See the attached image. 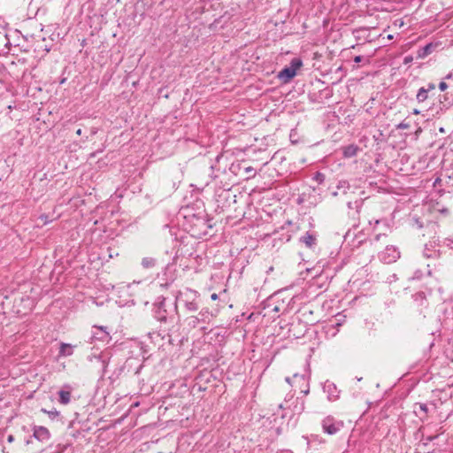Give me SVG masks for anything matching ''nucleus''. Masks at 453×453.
<instances>
[{
  "label": "nucleus",
  "instance_id": "obj_42",
  "mask_svg": "<svg viewBox=\"0 0 453 453\" xmlns=\"http://www.w3.org/2000/svg\"><path fill=\"white\" fill-rule=\"evenodd\" d=\"M206 329H207V328H206V327H204V326H203V327H202V330L203 331V333H205V332H206Z\"/></svg>",
  "mask_w": 453,
  "mask_h": 453
},
{
  "label": "nucleus",
  "instance_id": "obj_22",
  "mask_svg": "<svg viewBox=\"0 0 453 453\" xmlns=\"http://www.w3.org/2000/svg\"><path fill=\"white\" fill-rule=\"evenodd\" d=\"M428 97V89H425V88H420L417 93L416 98L418 103L425 102Z\"/></svg>",
  "mask_w": 453,
  "mask_h": 453
},
{
  "label": "nucleus",
  "instance_id": "obj_28",
  "mask_svg": "<svg viewBox=\"0 0 453 453\" xmlns=\"http://www.w3.org/2000/svg\"><path fill=\"white\" fill-rule=\"evenodd\" d=\"M411 127V125L409 122H406L405 120L402 121L396 126V129H409Z\"/></svg>",
  "mask_w": 453,
  "mask_h": 453
},
{
  "label": "nucleus",
  "instance_id": "obj_44",
  "mask_svg": "<svg viewBox=\"0 0 453 453\" xmlns=\"http://www.w3.org/2000/svg\"><path fill=\"white\" fill-rule=\"evenodd\" d=\"M279 408H280V409H283L284 407H283V405H282V404H280V405H279Z\"/></svg>",
  "mask_w": 453,
  "mask_h": 453
},
{
  "label": "nucleus",
  "instance_id": "obj_30",
  "mask_svg": "<svg viewBox=\"0 0 453 453\" xmlns=\"http://www.w3.org/2000/svg\"><path fill=\"white\" fill-rule=\"evenodd\" d=\"M39 220H41L43 225H46L47 223L50 222L49 217L47 215H45V214L41 215L39 217Z\"/></svg>",
  "mask_w": 453,
  "mask_h": 453
},
{
  "label": "nucleus",
  "instance_id": "obj_17",
  "mask_svg": "<svg viewBox=\"0 0 453 453\" xmlns=\"http://www.w3.org/2000/svg\"><path fill=\"white\" fill-rule=\"evenodd\" d=\"M73 353V347L69 343L62 342L59 348L60 357H70Z\"/></svg>",
  "mask_w": 453,
  "mask_h": 453
},
{
  "label": "nucleus",
  "instance_id": "obj_43",
  "mask_svg": "<svg viewBox=\"0 0 453 453\" xmlns=\"http://www.w3.org/2000/svg\"><path fill=\"white\" fill-rule=\"evenodd\" d=\"M348 206H349V208H351V203L350 202L348 203Z\"/></svg>",
  "mask_w": 453,
  "mask_h": 453
},
{
  "label": "nucleus",
  "instance_id": "obj_20",
  "mask_svg": "<svg viewBox=\"0 0 453 453\" xmlns=\"http://www.w3.org/2000/svg\"><path fill=\"white\" fill-rule=\"evenodd\" d=\"M303 65V61L299 58H294L288 67L296 75L297 70Z\"/></svg>",
  "mask_w": 453,
  "mask_h": 453
},
{
  "label": "nucleus",
  "instance_id": "obj_39",
  "mask_svg": "<svg viewBox=\"0 0 453 453\" xmlns=\"http://www.w3.org/2000/svg\"><path fill=\"white\" fill-rule=\"evenodd\" d=\"M393 38H394V36H393L392 35H388V40H392Z\"/></svg>",
  "mask_w": 453,
  "mask_h": 453
},
{
  "label": "nucleus",
  "instance_id": "obj_12",
  "mask_svg": "<svg viewBox=\"0 0 453 453\" xmlns=\"http://www.w3.org/2000/svg\"><path fill=\"white\" fill-rule=\"evenodd\" d=\"M437 43H427L426 46L419 48L417 51V58L423 59L429 56L436 48Z\"/></svg>",
  "mask_w": 453,
  "mask_h": 453
},
{
  "label": "nucleus",
  "instance_id": "obj_24",
  "mask_svg": "<svg viewBox=\"0 0 453 453\" xmlns=\"http://www.w3.org/2000/svg\"><path fill=\"white\" fill-rule=\"evenodd\" d=\"M357 147L350 145L345 148L344 156L347 157H354L357 154Z\"/></svg>",
  "mask_w": 453,
  "mask_h": 453
},
{
  "label": "nucleus",
  "instance_id": "obj_2",
  "mask_svg": "<svg viewBox=\"0 0 453 453\" xmlns=\"http://www.w3.org/2000/svg\"><path fill=\"white\" fill-rule=\"evenodd\" d=\"M198 297L199 294L197 291L191 288H185L184 290L177 292L174 303H178V302H181L187 311H196L199 308V304L197 303Z\"/></svg>",
  "mask_w": 453,
  "mask_h": 453
},
{
  "label": "nucleus",
  "instance_id": "obj_33",
  "mask_svg": "<svg viewBox=\"0 0 453 453\" xmlns=\"http://www.w3.org/2000/svg\"><path fill=\"white\" fill-rule=\"evenodd\" d=\"M434 88H435V85L434 83H429L427 85V88L426 89H428V92H429L430 90L434 89Z\"/></svg>",
  "mask_w": 453,
  "mask_h": 453
},
{
  "label": "nucleus",
  "instance_id": "obj_13",
  "mask_svg": "<svg viewBox=\"0 0 453 453\" xmlns=\"http://www.w3.org/2000/svg\"><path fill=\"white\" fill-rule=\"evenodd\" d=\"M300 242L303 243L307 248L312 249L317 244V237L315 234L306 232L304 235L300 238Z\"/></svg>",
  "mask_w": 453,
  "mask_h": 453
},
{
  "label": "nucleus",
  "instance_id": "obj_45",
  "mask_svg": "<svg viewBox=\"0 0 453 453\" xmlns=\"http://www.w3.org/2000/svg\"><path fill=\"white\" fill-rule=\"evenodd\" d=\"M309 393V389H307L306 391H304V394L307 395Z\"/></svg>",
  "mask_w": 453,
  "mask_h": 453
},
{
  "label": "nucleus",
  "instance_id": "obj_9",
  "mask_svg": "<svg viewBox=\"0 0 453 453\" xmlns=\"http://www.w3.org/2000/svg\"><path fill=\"white\" fill-rule=\"evenodd\" d=\"M434 262H431L427 264L428 267V275L432 276L434 273H438L443 271V269L446 267V260L442 258L441 257L439 259H433Z\"/></svg>",
  "mask_w": 453,
  "mask_h": 453
},
{
  "label": "nucleus",
  "instance_id": "obj_16",
  "mask_svg": "<svg viewBox=\"0 0 453 453\" xmlns=\"http://www.w3.org/2000/svg\"><path fill=\"white\" fill-rule=\"evenodd\" d=\"M412 299L417 306H425L427 303L426 294L421 291L412 295Z\"/></svg>",
  "mask_w": 453,
  "mask_h": 453
},
{
  "label": "nucleus",
  "instance_id": "obj_35",
  "mask_svg": "<svg viewBox=\"0 0 453 453\" xmlns=\"http://www.w3.org/2000/svg\"><path fill=\"white\" fill-rule=\"evenodd\" d=\"M7 441L8 442H12L14 441V436L12 434L8 435Z\"/></svg>",
  "mask_w": 453,
  "mask_h": 453
},
{
  "label": "nucleus",
  "instance_id": "obj_23",
  "mask_svg": "<svg viewBox=\"0 0 453 453\" xmlns=\"http://www.w3.org/2000/svg\"><path fill=\"white\" fill-rule=\"evenodd\" d=\"M426 233L423 234V235L428 234L431 235V234H435L437 232L438 225L435 222H428L426 226H425Z\"/></svg>",
  "mask_w": 453,
  "mask_h": 453
},
{
  "label": "nucleus",
  "instance_id": "obj_26",
  "mask_svg": "<svg viewBox=\"0 0 453 453\" xmlns=\"http://www.w3.org/2000/svg\"><path fill=\"white\" fill-rule=\"evenodd\" d=\"M245 173L248 174L247 179H250L256 175V170L252 166L246 167Z\"/></svg>",
  "mask_w": 453,
  "mask_h": 453
},
{
  "label": "nucleus",
  "instance_id": "obj_10",
  "mask_svg": "<svg viewBox=\"0 0 453 453\" xmlns=\"http://www.w3.org/2000/svg\"><path fill=\"white\" fill-rule=\"evenodd\" d=\"M96 331L93 332L92 338L101 341L109 342L111 339L110 333L104 326H95Z\"/></svg>",
  "mask_w": 453,
  "mask_h": 453
},
{
  "label": "nucleus",
  "instance_id": "obj_27",
  "mask_svg": "<svg viewBox=\"0 0 453 453\" xmlns=\"http://www.w3.org/2000/svg\"><path fill=\"white\" fill-rule=\"evenodd\" d=\"M381 238H387V235L386 234H377L376 237L374 238V240L372 241H370L369 243L372 246H375V248H377V242L381 239Z\"/></svg>",
  "mask_w": 453,
  "mask_h": 453
},
{
  "label": "nucleus",
  "instance_id": "obj_7",
  "mask_svg": "<svg viewBox=\"0 0 453 453\" xmlns=\"http://www.w3.org/2000/svg\"><path fill=\"white\" fill-rule=\"evenodd\" d=\"M352 34H353L355 39L358 42H370L372 41V38H371L369 27H361L358 28H355L352 31Z\"/></svg>",
  "mask_w": 453,
  "mask_h": 453
},
{
  "label": "nucleus",
  "instance_id": "obj_31",
  "mask_svg": "<svg viewBox=\"0 0 453 453\" xmlns=\"http://www.w3.org/2000/svg\"><path fill=\"white\" fill-rule=\"evenodd\" d=\"M448 88V85L445 81H441L440 84H439V88L441 90V91H444L446 88Z\"/></svg>",
  "mask_w": 453,
  "mask_h": 453
},
{
  "label": "nucleus",
  "instance_id": "obj_25",
  "mask_svg": "<svg viewBox=\"0 0 453 453\" xmlns=\"http://www.w3.org/2000/svg\"><path fill=\"white\" fill-rule=\"evenodd\" d=\"M325 174L320 172H316L312 177V180H315L318 184H322L325 181Z\"/></svg>",
  "mask_w": 453,
  "mask_h": 453
},
{
  "label": "nucleus",
  "instance_id": "obj_38",
  "mask_svg": "<svg viewBox=\"0 0 453 453\" xmlns=\"http://www.w3.org/2000/svg\"><path fill=\"white\" fill-rule=\"evenodd\" d=\"M437 436H430L427 438L428 441H433L434 438H436Z\"/></svg>",
  "mask_w": 453,
  "mask_h": 453
},
{
  "label": "nucleus",
  "instance_id": "obj_18",
  "mask_svg": "<svg viewBox=\"0 0 453 453\" xmlns=\"http://www.w3.org/2000/svg\"><path fill=\"white\" fill-rule=\"evenodd\" d=\"M59 399L58 402L62 404H68L71 401V391L61 389L58 392Z\"/></svg>",
  "mask_w": 453,
  "mask_h": 453
},
{
  "label": "nucleus",
  "instance_id": "obj_40",
  "mask_svg": "<svg viewBox=\"0 0 453 453\" xmlns=\"http://www.w3.org/2000/svg\"><path fill=\"white\" fill-rule=\"evenodd\" d=\"M413 113H414V114H418V113H419V111H418V110H414V111H413Z\"/></svg>",
  "mask_w": 453,
  "mask_h": 453
},
{
  "label": "nucleus",
  "instance_id": "obj_21",
  "mask_svg": "<svg viewBox=\"0 0 453 453\" xmlns=\"http://www.w3.org/2000/svg\"><path fill=\"white\" fill-rule=\"evenodd\" d=\"M304 410V401L303 399L296 398L293 407L294 414H301Z\"/></svg>",
  "mask_w": 453,
  "mask_h": 453
},
{
  "label": "nucleus",
  "instance_id": "obj_34",
  "mask_svg": "<svg viewBox=\"0 0 453 453\" xmlns=\"http://www.w3.org/2000/svg\"><path fill=\"white\" fill-rule=\"evenodd\" d=\"M412 61V58L411 57H405L404 58V64H408V63H411Z\"/></svg>",
  "mask_w": 453,
  "mask_h": 453
},
{
  "label": "nucleus",
  "instance_id": "obj_37",
  "mask_svg": "<svg viewBox=\"0 0 453 453\" xmlns=\"http://www.w3.org/2000/svg\"><path fill=\"white\" fill-rule=\"evenodd\" d=\"M81 132H82V131H81V128H79V129L76 131V134H77L78 135H81Z\"/></svg>",
  "mask_w": 453,
  "mask_h": 453
},
{
  "label": "nucleus",
  "instance_id": "obj_3",
  "mask_svg": "<svg viewBox=\"0 0 453 453\" xmlns=\"http://www.w3.org/2000/svg\"><path fill=\"white\" fill-rule=\"evenodd\" d=\"M212 313L208 308L202 309L198 316H189L186 318L185 322L190 328H196L200 323H209Z\"/></svg>",
  "mask_w": 453,
  "mask_h": 453
},
{
  "label": "nucleus",
  "instance_id": "obj_11",
  "mask_svg": "<svg viewBox=\"0 0 453 453\" xmlns=\"http://www.w3.org/2000/svg\"><path fill=\"white\" fill-rule=\"evenodd\" d=\"M33 435L41 441H46L50 437L49 430L44 426H35Z\"/></svg>",
  "mask_w": 453,
  "mask_h": 453
},
{
  "label": "nucleus",
  "instance_id": "obj_8",
  "mask_svg": "<svg viewBox=\"0 0 453 453\" xmlns=\"http://www.w3.org/2000/svg\"><path fill=\"white\" fill-rule=\"evenodd\" d=\"M323 390L327 395V399L329 401H335L340 396V390H338L337 387L334 383L326 380L323 385Z\"/></svg>",
  "mask_w": 453,
  "mask_h": 453
},
{
  "label": "nucleus",
  "instance_id": "obj_41",
  "mask_svg": "<svg viewBox=\"0 0 453 453\" xmlns=\"http://www.w3.org/2000/svg\"><path fill=\"white\" fill-rule=\"evenodd\" d=\"M286 381H287L288 383H290V378H289V377H287V378H286Z\"/></svg>",
  "mask_w": 453,
  "mask_h": 453
},
{
  "label": "nucleus",
  "instance_id": "obj_4",
  "mask_svg": "<svg viewBox=\"0 0 453 453\" xmlns=\"http://www.w3.org/2000/svg\"><path fill=\"white\" fill-rule=\"evenodd\" d=\"M400 257V252L396 247L387 245L385 250L379 254V258L385 264L395 262Z\"/></svg>",
  "mask_w": 453,
  "mask_h": 453
},
{
  "label": "nucleus",
  "instance_id": "obj_14",
  "mask_svg": "<svg viewBox=\"0 0 453 453\" xmlns=\"http://www.w3.org/2000/svg\"><path fill=\"white\" fill-rule=\"evenodd\" d=\"M414 413L424 420L428 413V407L426 403H417L414 404Z\"/></svg>",
  "mask_w": 453,
  "mask_h": 453
},
{
  "label": "nucleus",
  "instance_id": "obj_15",
  "mask_svg": "<svg viewBox=\"0 0 453 453\" xmlns=\"http://www.w3.org/2000/svg\"><path fill=\"white\" fill-rule=\"evenodd\" d=\"M295 76L296 74L288 66H285L278 74V78L284 83L288 82Z\"/></svg>",
  "mask_w": 453,
  "mask_h": 453
},
{
  "label": "nucleus",
  "instance_id": "obj_32",
  "mask_svg": "<svg viewBox=\"0 0 453 453\" xmlns=\"http://www.w3.org/2000/svg\"><path fill=\"white\" fill-rule=\"evenodd\" d=\"M362 60H363V57L362 56H356L354 58V62L357 63V64L360 63Z\"/></svg>",
  "mask_w": 453,
  "mask_h": 453
},
{
  "label": "nucleus",
  "instance_id": "obj_6",
  "mask_svg": "<svg viewBox=\"0 0 453 453\" xmlns=\"http://www.w3.org/2000/svg\"><path fill=\"white\" fill-rule=\"evenodd\" d=\"M342 422L335 421L331 416H328L322 420L323 430L328 434H335L342 427Z\"/></svg>",
  "mask_w": 453,
  "mask_h": 453
},
{
  "label": "nucleus",
  "instance_id": "obj_29",
  "mask_svg": "<svg viewBox=\"0 0 453 453\" xmlns=\"http://www.w3.org/2000/svg\"><path fill=\"white\" fill-rule=\"evenodd\" d=\"M42 411L44 412H47L50 418H55L59 415V412L56 409L50 411H47L44 409H42Z\"/></svg>",
  "mask_w": 453,
  "mask_h": 453
},
{
  "label": "nucleus",
  "instance_id": "obj_5",
  "mask_svg": "<svg viewBox=\"0 0 453 453\" xmlns=\"http://www.w3.org/2000/svg\"><path fill=\"white\" fill-rule=\"evenodd\" d=\"M431 237L433 241H430L425 245L423 251L424 257L428 259H439L441 253L439 250L435 249V247L438 245L437 242H439V239H435V235Z\"/></svg>",
  "mask_w": 453,
  "mask_h": 453
},
{
  "label": "nucleus",
  "instance_id": "obj_19",
  "mask_svg": "<svg viewBox=\"0 0 453 453\" xmlns=\"http://www.w3.org/2000/svg\"><path fill=\"white\" fill-rule=\"evenodd\" d=\"M157 259L150 257H146L142 259V266L144 269H151L154 268L157 265Z\"/></svg>",
  "mask_w": 453,
  "mask_h": 453
},
{
  "label": "nucleus",
  "instance_id": "obj_1",
  "mask_svg": "<svg viewBox=\"0 0 453 453\" xmlns=\"http://www.w3.org/2000/svg\"><path fill=\"white\" fill-rule=\"evenodd\" d=\"M154 318L165 325L173 323L175 315H178V304L176 303H166V298L160 296L153 304Z\"/></svg>",
  "mask_w": 453,
  "mask_h": 453
},
{
  "label": "nucleus",
  "instance_id": "obj_36",
  "mask_svg": "<svg viewBox=\"0 0 453 453\" xmlns=\"http://www.w3.org/2000/svg\"><path fill=\"white\" fill-rule=\"evenodd\" d=\"M211 298L212 300H217L218 299V295L216 293H213L211 296Z\"/></svg>",
  "mask_w": 453,
  "mask_h": 453
}]
</instances>
